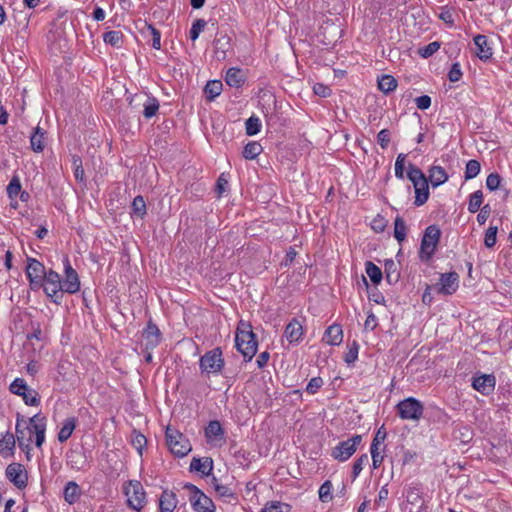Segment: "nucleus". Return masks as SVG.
Instances as JSON below:
<instances>
[{
    "mask_svg": "<svg viewBox=\"0 0 512 512\" xmlns=\"http://www.w3.org/2000/svg\"><path fill=\"white\" fill-rule=\"evenodd\" d=\"M369 457L367 454H362L359 458L356 459L352 466V480L354 481L361 471L363 470V467L368 464Z\"/></svg>",
    "mask_w": 512,
    "mask_h": 512,
    "instance_id": "obj_46",
    "label": "nucleus"
},
{
    "mask_svg": "<svg viewBox=\"0 0 512 512\" xmlns=\"http://www.w3.org/2000/svg\"><path fill=\"white\" fill-rule=\"evenodd\" d=\"M65 279L62 280L65 293L75 294L80 290V280L75 269L72 268L69 258L63 260Z\"/></svg>",
    "mask_w": 512,
    "mask_h": 512,
    "instance_id": "obj_12",
    "label": "nucleus"
},
{
    "mask_svg": "<svg viewBox=\"0 0 512 512\" xmlns=\"http://www.w3.org/2000/svg\"><path fill=\"white\" fill-rule=\"evenodd\" d=\"M165 436L166 444L175 456L184 457L191 451L189 439L178 430L167 427Z\"/></svg>",
    "mask_w": 512,
    "mask_h": 512,
    "instance_id": "obj_4",
    "label": "nucleus"
},
{
    "mask_svg": "<svg viewBox=\"0 0 512 512\" xmlns=\"http://www.w3.org/2000/svg\"><path fill=\"white\" fill-rule=\"evenodd\" d=\"M26 405L38 406L40 404L39 393L32 388H28L26 393L21 396Z\"/></svg>",
    "mask_w": 512,
    "mask_h": 512,
    "instance_id": "obj_47",
    "label": "nucleus"
},
{
    "mask_svg": "<svg viewBox=\"0 0 512 512\" xmlns=\"http://www.w3.org/2000/svg\"><path fill=\"white\" fill-rule=\"evenodd\" d=\"M103 40L106 44L113 47H120L123 43V33L118 30H111L103 34Z\"/></svg>",
    "mask_w": 512,
    "mask_h": 512,
    "instance_id": "obj_35",
    "label": "nucleus"
},
{
    "mask_svg": "<svg viewBox=\"0 0 512 512\" xmlns=\"http://www.w3.org/2000/svg\"><path fill=\"white\" fill-rule=\"evenodd\" d=\"M440 48V44L438 42H431L428 45L424 46L420 49V54L424 58H428L436 53Z\"/></svg>",
    "mask_w": 512,
    "mask_h": 512,
    "instance_id": "obj_60",
    "label": "nucleus"
},
{
    "mask_svg": "<svg viewBox=\"0 0 512 512\" xmlns=\"http://www.w3.org/2000/svg\"><path fill=\"white\" fill-rule=\"evenodd\" d=\"M176 494L170 490H164L159 498L160 512H173L177 507Z\"/></svg>",
    "mask_w": 512,
    "mask_h": 512,
    "instance_id": "obj_20",
    "label": "nucleus"
},
{
    "mask_svg": "<svg viewBox=\"0 0 512 512\" xmlns=\"http://www.w3.org/2000/svg\"><path fill=\"white\" fill-rule=\"evenodd\" d=\"M459 286V275L456 272L441 274L440 286L437 292L444 295H451L456 292Z\"/></svg>",
    "mask_w": 512,
    "mask_h": 512,
    "instance_id": "obj_16",
    "label": "nucleus"
},
{
    "mask_svg": "<svg viewBox=\"0 0 512 512\" xmlns=\"http://www.w3.org/2000/svg\"><path fill=\"white\" fill-rule=\"evenodd\" d=\"M358 352L359 344L356 341H353L352 344L349 346L348 352L345 354V362L347 364L354 363L358 358Z\"/></svg>",
    "mask_w": 512,
    "mask_h": 512,
    "instance_id": "obj_53",
    "label": "nucleus"
},
{
    "mask_svg": "<svg viewBox=\"0 0 512 512\" xmlns=\"http://www.w3.org/2000/svg\"><path fill=\"white\" fill-rule=\"evenodd\" d=\"M225 365L222 351L219 347L206 352L200 357L199 366L203 373L219 374Z\"/></svg>",
    "mask_w": 512,
    "mask_h": 512,
    "instance_id": "obj_7",
    "label": "nucleus"
},
{
    "mask_svg": "<svg viewBox=\"0 0 512 512\" xmlns=\"http://www.w3.org/2000/svg\"><path fill=\"white\" fill-rule=\"evenodd\" d=\"M205 26L206 21L204 19L195 20L189 32L190 39L195 41L199 37L200 33L204 30Z\"/></svg>",
    "mask_w": 512,
    "mask_h": 512,
    "instance_id": "obj_48",
    "label": "nucleus"
},
{
    "mask_svg": "<svg viewBox=\"0 0 512 512\" xmlns=\"http://www.w3.org/2000/svg\"><path fill=\"white\" fill-rule=\"evenodd\" d=\"M142 338L145 351H151L160 344L162 339L161 332L151 320L147 323L142 333Z\"/></svg>",
    "mask_w": 512,
    "mask_h": 512,
    "instance_id": "obj_14",
    "label": "nucleus"
},
{
    "mask_svg": "<svg viewBox=\"0 0 512 512\" xmlns=\"http://www.w3.org/2000/svg\"><path fill=\"white\" fill-rule=\"evenodd\" d=\"M261 126V121L257 116L249 117L245 122L246 134L248 136L256 135L260 132Z\"/></svg>",
    "mask_w": 512,
    "mask_h": 512,
    "instance_id": "obj_40",
    "label": "nucleus"
},
{
    "mask_svg": "<svg viewBox=\"0 0 512 512\" xmlns=\"http://www.w3.org/2000/svg\"><path fill=\"white\" fill-rule=\"evenodd\" d=\"M213 469V461L210 457L193 458L190 463V470L208 476Z\"/></svg>",
    "mask_w": 512,
    "mask_h": 512,
    "instance_id": "obj_23",
    "label": "nucleus"
},
{
    "mask_svg": "<svg viewBox=\"0 0 512 512\" xmlns=\"http://www.w3.org/2000/svg\"><path fill=\"white\" fill-rule=\"evenodd\" d=\"M396 411L402 420L419 421L423 417L424 405L414 397H407L398 402Z\"/></svg>",
    "mask_w": 512,
    "mask_h": 512,
    "instance_id": "obj_3",
    "label": "nucleus"
},
{
    "mask_svg": "<svg viewBox=\"0 0 512 512\" xmlns=\"http://www.w3.org/2000/svg\"><path fill=\"white\" fill-rule=\"evenodd\" d=\"M132 210L139 217L146 214V203L142 196H136L132 202Z\"/></svg>",
    "mask_w": 512,
    "mask_h": 512,
    "instance_id": "obj_50",
    "label": "nucleus"
},
{
    "mask_svg": "<svg viewBox=\"0 0 512 512\" xmlns=\"http://www.w3.org/2000/svg\"><path fill=\"white\" fill-rule=\"evenodd\" d=\"M501 183V178L497 173H491L486 178V187L491 190L495 191L499 188Z\"/></svg>",
    "mask_w": 512,
    "mask_h": 512,
    "instance_id": "obj_58",
    "label": "nucleus"
},
{
    "mask_svg": "<svg viewBox=\"0 0 512 512\" xmlns=\"http://www.w3.org/2000/svg\"><path fill=\"white\" fill-rule=\"evenodd\" d=\"M481 166L479 161L471 159L467 162L464 176L466 180L475 178L480 172Z\"/></svg>",
    "mask_w": 512,
    "mask_h": 512,
    "instance_id": "obj_41",
    "label": "nucleus"
},
{
    "mask_svg": "<svg viewBox=\"0 0 512 512\" xmlns=\"http://www.w3.org/2000/svg\"><path fill=\"white\" fill-rule=\"evenodd\" d=\"M495 383L494 375L483 374L473 378L472 387L483 395H489L494 390Z\"/></svg>",
    "mask_w": 512,
    "mask_h": 512,
    "instance_id": "obj_18",
    "label": "nucleus"
},
{
    "mask_svg": "<svg viewBox=\"0 0 512 512\" xmlns=\"http://www.w3.org/2000/svg\"><path fill=\"white\" fill-rule=\"evenodd\" d=\"M365 271L373 284L378 285L381 282V280L383 278L382 271L373 262H371V261L366 262Z\"/></svg>",
    "mask_w": 512,
    "mask_h": 512,
    "instance_id": "obj_33",
    "label": "nucleus"
},
{
    "mask_svg": "<svg viewBox=\"0 0 512 512\" xmlns=\"http://www.w3.org/2000/svg\"><path fill=\"white\" fill-rule=\"evenodd\" d=\"M225 82L230 87L239 88L244 84L245 77H244L241 69L236 68V67H231L226 72Z\"/></svg>",
    "mask_w": 512,
    "mask_h": 512,
    "instance_id": "obj_26",
    "label": "nucleus"
},
{
    "mask_svg": "<svg viewBox=\"0 0 512 512\" xmlns=\"http://www.w3.org/2000/svg\"><path fill=\"white\" fill-rule=\"evenodd\" d=\"M387 437V432L384 428V425H382L376 432L375 437L371 443L372 449H379L380 445L385 441Z\"/></svg>",
    "mask_w": 512,
    "mask_h": 512,
    "instance_id": "obj_54",
    "label": "nucleus"
},
{
    "mask_svg": "<svg viewBox=\"0 0 512 512\" xmlns=\"http://www.w3.org/2000/svg\"><path fill=\"white\" fill-rule=\"evenodd\" d=\"M322 385L323 380L321 377H313L306 386V392L313 395L322 387Z\"/></svg>",
    "mask_w": 512,
    "mask_h": 512,
    "instance_id": "obj_59",
    "label": "nucleus"
},
{
    "mask_svg": "<svg viewBox=\"0 0 512 512\" xmlns=\"http://www.w3.org/2000/svg\"><path fill=\"white\" fill-rule=\"evenodd\" d=\"M462 71L459 63H454L448 73V78L451 82H457L462 77Z\"/></svg>",
    "mask_w": 512,
    "mask_h": 512,
    "instance_id": "obj_63",
    "label": "nucleus"
},
{
    "mask_svg": "<svg viewBox=\"0 0 512 512\" xmlns=\"http://www.w3.org/2000/svg\"><path fill=\"white\" fill-rule=\"evenodd\" d=\"M46 131L39 126L35 127L30 136V145L33 151L42 152L45 147Z\"/></svg>",
    "mask_w": 512,
    "mask_h": 512,
    "instance_id": "obj_27",
    "label": "nucleus"
},
{
    "mask_svg": "<svg viewBox=\"0 0 512 512\" xmlns=\"http://www.w3.org/2000/svg\"><path fill=\"white\" fill-rule=\"evenodd\" d=\"M72 167L74 171V177L77 181L82 182L85 178L84 169L82 166V159L78 155L72 156Z\"/></svg>",
    "mask_w": 512,
    "mask_h": 512,
    "instance_id": "obj_42",
    "label": "nucleus"
},
{
    "mask_svg": "<svg viewBox=\"0 0 512 512\" xmlns=\"http://www.w3.org/2000/svg\"><path fill=\"white\" fill-rule=\"evenodd\" d=\"M428 172L429 177L427 179L433 187H438L448 180V175L445 169L441 166L433 165Z\"/></svg>",
    "mask_w": 512,
    "mask_h": 512,
    "instance_id": "obj_25",
    "label": "nucleus"
},
{
    "mask_svg": "<svg viewBox=\"0 0 512 512\" xmlns=\"http://www.w3.org/2000/svg\"><path fill=\"white\" fill-rule=\"evenodd\" d=\"M416 107L420 110H427L431 106V97L422 95L415 98Z\"/></svg>",
    "mask_w": 512,
    "mask_h": 512,
    "instance_id": "obj_64",
    "label": "nucleus"
},
{
    "mask_svg": "<svg viewBox=\"0 0 512 512\" xmlns=\"http://www.w3.org/2000/svg\"><path fill=\"white\" fill-rule=\"evenodd\" d=\"M285 337L290 343H298L303 335V328L300 322L292 319L286 326L284 331Z\"/></svg>",
    "mask_w": 512,
    "mask_h": 512,
    "instance_id": "obj_21",
    "label": "nucleus"
},
{
    "mask_svg": "<svg viewBox=\"0 0 512 512\" xmlns=\"http://www.w3.org/2000/svg\"><path fill=\"white\" fill-rule=\"evenodd\" d=\"M15 447V437L11 433H6L5 435H0V450L8 449L12 450Z\"/></svg>",
    "mask_w": 512,
    "mask_h": 512,
    "instance_id": "obj_52",
    "label": "nucleus"
},
{
    "mask_svg": "<svg viewBox=\"0 0 512 512\" xmlns=\"http://www.w3.org/2000/svg\"><path fill=\"white\" fill-rule=\"evenodd\" d=\"M215 492L217 493V495L225 499L235 498L234 490L229 485L226 484L217 485Z\"/></svg>",
    "mask_w": 512,
    "mask_h": 512,
    "instance_id": "obj_57",
    "label": "nucleus"
},
{
    "mask_svg": "<svg viewBox=\"0 0 512 512\" xmlns=\"http://www.w3.org/2000/svg\"><path fill=\"white\" fill-rule=\"evenodd\" d=\"M406 231L407 227L405 221L400 216H397L394 221V237L399 243L405 240Z\"/></svg>",
    "mask_w": 512,
    "mask_h": 512,
    "instance_id": "obj_37",
    "label": "nucleus"
},
{
    "mask_svg": "<svg viewBox=\"0 0 512 512\" xmlns=\"http://www.w3.org/2000/svg\"><path fill=\"white\" fill-rule=\"evenodd\" d=\"M440 236L441 231L436 225H430L425 229L420 246L421 259L429 260L433 256L439 243Z\"/></svg>",
    "mask_w": 512,
    "mask_h": 512,
    "instance_id": "obj_8",
    "label": "nucleus"
},
{
    "mask_svg": "<svg viewBox=\"0 0 512 512\" xmlns=\"http://www.w3.org/2000/svg\"><path fill=\"white\" fill-rule=\"evenodd\" d=\"M406 155L403 153H400L397 156L396 162H395V176L399 179L404 178V165H405Z\"/></svg>",
    "mask_w": 512,
    "mask_h": 512,
    "instance_id": "obj_55",
    "label": "nucleus"
},
{
    "mask_svg": "<svg viewBox=\"0 0 512 512\" xmlns=\"http://www.w3.org/2000/svg\"><path fill=\"white\" fill-rule=\"evenodd\" d=\"M124 494L130 508L140 511L146 504V493L143 485L137 480H130L124 485Z\"/></svg>",
    "mask_w": 512,
    "mask_h": 512,
    "instance_id": "obj_6",
    "label": "nucleus"
},
{
    "mask_svg": "<svg viewBox=\"0 0 512 512\" xmlns=\"http://www.w3.org/2000/svg\"><path fill=\"white\" fill-rule=\"evenodd\" d=\"M82 494L80 486L74 482L69 481L64 488V499L69 504L76 503Z\"/></svg>",
    "mask_w": 512,
    "mask_h": 512,
    "instance_id": "obj_28",
    "label": "nucleus"
},
{
    "mask_svg": "<svg viewBox=\"0 0 512 512\" xmlns=\"http://www.w3.org/2000/svg\"><path fill=\"white\" fill-rule=\"evenodd\" d=\"M323 340L329 345H339L343 340V331L340 325L329 326L324 334Z\"/></svg>",
    "mask_w": 512,
    "mask_h": 512,
    "instance_id": "obj_24",
    "label": "nucleus"
},
{
    "mask_svg": "<svg viewBox=\"0 0 512 512\" xmlns=\"http://www.w3.org/2000/svg\"><path fill=\"white\" fill-rule=\"evenodd\" d=\"M362 442L361 435H354L353 437L339 442L332 450V457L338 461L344 462L348 460L357 450Z\"/></svg>",
    "mask_w": 512,
    "mask_h": 512,
    "instance_id": "obj_10",
    "label": "nucleus"
},
{
    "mask_svg": "<svg viewBox=\"0 0 512 512\" xmlns=\"http://www.w3.org/2000/svg\"><path fill=\"white\" fill-rule=\"evenodd\" d=\"M284 509L288 511V505L282 504L280 502H271L266 504L261 512H285Z\"/></svg>",
    "mask_w": 512,
    "mask_h": 512,
    "instance_id": "obj_61",
    "label": "nucleus"
},
{
    "mask_svg": "<svg viewBox=\"0 0 512 512\" xmlns=\"http://www.w3.org/2000/svg\"><path fill=\"white\" fill-rule=\"evenodd\" d=\"M483 203V193L481 190H477L470 194L468 202V211L470 213H476Z\"/></svg>",
    "mask_w": 512,
    "mask_h": 512,
    "instance_id": "obj_38",
    "label": "nucleus"
},
{
    "mask_svg": "<svg viewBox=\"0 0 512 512\" xmlns=\"http://www.w3.org/2000/svg\"><path fill=\"white\" fill-rule=\"evenodd\" d=\"M391 140V133L388 129H382L377 134V142L382 149H386Z\"/></svg>",
    "mask_w": 512,
    "mask_h": 512,
    "instance_id": "obj_56",
    "label": "nucleus"
},
{
    "mask_svg": "<svg viewBox=\"0 0 512 512\" xmlns=\"http://www.w3.org/2000/svg\"><path fill=\"white\" fill-rule=\"evenodd\" d=\"M21 191L22 186L20 178L17 175H14L6 188L7 196L9 199H11V201H14Z\"/></svg>",
    "mask_w": 512,
    "mask_h": 512,
    "instance_id": "obj_36",
    "label": "nucleus"
},
{
    "mask_svg": "<svg viewBox=\"0 0 512 512\" xmlns=\"http://www.w3.org/2000/svg\"><path fill=\"white\" fill-rule=\"evenodd\" d=\"M235 346L245 361H251L257 353L258 341L250 322L239 321L235 333Z\"/></svg>",
    "mask_w": 512,
    "mask_h": 512,
    "instance_id": "obj_1",
    "label": "nucleus"
},
{
    "mask_svg": "<svg viewBox=\"0 0 512 512\" xmlns=\"http://www.w3.org/2000/svg\"><path fill=\"white\" fill-rule=\"evenodd\" d=\"M14 437H15V441L16 440L18 441V444H19V446L21 448H28L29 447V442L26 440L25 429H21V424H20L19 418L17 419L16 435Z\"/></svg>",
    "mask_w": 512,
    "mask_h": 512,
    "instance_id": "obj_51",
    "label": "nucleus"
},
{
    "mask_svg": "<svg viewBox=\"0 0 512 512\" xmlns=\"http://www.w3.org/2000/svg\"><path fill=\"white\" fill-rule=\"evenodd\" d=\"M46 428V420L45 417H42L40 414H36L29 419V424L26 427L29 433L28 442L31 441V435L37 434L38 429Z\"/></svg>",
    "mask_w": 512,
    "mask_h": 512,
    "instance_id": "obj_32",
    "label": "nucleus"
},
{
    "mask_svg": "<svg viewBox=\"0 0 512 512\" xmlns=\"http://www.w3.org/2000/svg\"><path fill=\"white\" fill-rule=\"evenodd\" d=\"M397 87V81L392 75H383L378 80V88L383 93L388 94L392 91H394Z\"/></svg>",
    "mask_w": 512,
    "mask_h": 512,
    "instance_id": "obj_34",
    "label": "nucleus"
},
{
    "mask_svg": "<svg viewBox=\"0 0 512 512\" xmlns=\"http://www.w3.org/2000/svg\"><path fill=\"white\" fill-rule=\"evenodd\" d=\"M189 491V501L196 512H213L215 509L213 501L192 484L185 485Z\"/></svg>",
    "mask_w": 512,
    "mask_h": 512,
    "instance_id": "obj_9",
    "label": "nucleus"
},
{
    "mask_svg": "<svg viewBox=\"0 0 512 512\" xmlns=\"http://www.w3.org/2000/svg\"><path fill=\"white\" fill-rule=\"evenodd\" d=\"M476 46V55L482 61H487L493 56L492 43L486 35L478 34L473 38Z\"/></svg>",
    "mask_w": 512,
    "mask_h": 512,
    "instance_id": "obj_17",
    "label": "nucleus"
},
{
    "mask_svg": "<svg viewBox=\"0 0 512 512\" xmlns=\"http://www.w3.org/2000/svg\"><path fill=\"white\" fill-rule=\"evenodd\" d=\"M134 102L143 105V115L147 119L154 117L160 107L159 101L155 97L148 94H135L131 98L129 104L133 106Z\"/></svg>",
    "mask_w": 512,
    "mask_h": 512,
    "instance_id": "obj_13",
    "label": "nucleus"
},
{
    "mask_svg": "<svg viewBox=\"0 0 512 512\" xmlns=\"http://www.w3.org/2000/svg\"><path fill=\"white\" fill-rule=\"evenodd\" d=\"M44 293L55 304L60 305L63 300L64 288L60 275L49 269L44 282Z\"/></svg>",
    "mask_w": 512,
    "mask_h": 512,
    "instance_id": "obj_5",
    "label": "nucleus"
},
{
    "mask_svg": "<svg viewBox=\"0 0 512 512\" xmlns=\"http://www.w3.org/2000/svg\"><path fill=\"white\" fill-rule=\"evenodd\" d=\"M408 179L413 183L415 189V201L416 206H422L429 198V186L428 179L420 168L414 164L408 166Z\"/></svg>",
    "mask_w": 512,
    "mask_h": 512,
    "instance_id": "obj_2",
    "label": "nucleus"
},
{
    "mask_svg": "<svg viewBox=\"0 0 512 512\" xmlns=\"http://www.w3.org/2000/svg\"><path fill=\"white\" fill-rule=\"evenodd\" d=\"M148 30L152 35V47L156 50L161 49V33L154 26L148 25Z\"/></svg>",
    "mask_w": 512,
    "mask_h": 512,
    "instance_id": "obj_62",
    "label": "nucleus"
},
{
    "mask_svg": "<svg viewBox=\"0 0 512 512\" xmlns=\"http://www.w3.org/2000/svg\"><path fill=\"white\" fill-rule=\"evenodd\" d=\"M205 438L209 444L221 446L225 443V432L218 420H212L205 428Z\"/></svg>",
    "mask_w": 512,
    "mask_h": 512,
    "instance_id": "obj_15",
    "label": "nucleus"
},
{
    "mask_svg": "<svg viewBox=\"0 0 512 512\" xmlns=\"http://www.w3.org/2000/svg\"><path fill=\"white\" fill-rule=\"evenodd\" d=\"M497 226H490L485 233L484 244L487 248H492L496 244L497 240Z\"/></svg>",
    "mask_w": 512,
    "mask_h": 512,
    "instance_id": "obj_49",
    "label": "nucleus"
},
{
    "mask_svg": "<svg viewBox=\"0 0 512 512\" xmlns=\"http://www.w3.org/2000/svg\"><path fill=\"white\" fill-rule=\"evenodd\" d=\"M332 488H333V485H332L331 481H329V480H326L320 486L318 494H319V499L322 502L327 503V502L332 500V498H333V496H332Z\"/></svg>",
    "mask_w": 512,
    "mask_h": 512,
    "instance_id": "obj_44",
    "label": "nucleus"
},
{
    "mask_svg": "<svg viewBox=\"0 0 512 512\" xmlns=\"http://www.w3.org/2000/svg\"><path fill=\"white\" fill-rule=\"evenodd\" d=\"M386 280L389 284H395L399 281L400 272L398 265L392 259H386L384 263Z\"/></svg>",
    "mask_w": 512,
    "mask_h": 512,
    "instance_id": "obj_29",
    "label": "nucleus"
},
{
    "mask_svg": "<svg viewBox=\"0 0 512 512\" xmlns=\"http://www.w3.org/2000/svg\"><path fill=\"white\" fill-rule=\"evenodd\" d=\"M223 84L220 80H210L204 87V93L209 101L214 100L222 92Z\"/></svg>",
    "mask_w": 512,
    "mask_h": 512,
    "instance_id": "obj_31",
    "label": "nucleus"
},
{
    "mask_svg": "<svg viewBox=\"0 0 512 512\" xmlns=\"http://www.w3.org/2000/svg\"><path fill=\"white\" fill-rule=\"evenodd\" d=\"M25 272L27 277L45 278L48 271L44 264L37 259L28 258Z\"/></svg>",
    "mask_w": 512,
    "mask_h": 512,
    "instance_id": "obj_22",
    "label": "nucleus"
},
{
    "mask_svg": "<svg viewBox=\"0 0 512 512\" xmlns=\"http://www.w3.org/2000/svg\"><path fill=\"white\" fill-rule=\"evenodd\" d=\"M77 420L75 417H70L65 419L63 426L61 427L59 433H58V440L59 442L63 443L67 441L70 436L72 435L75 427H76Z\"/></svg>",
    "mask_w": 512,
    "mask_h": 512,
    "instance_id": "obj_30",
    "label": "nucleus"
},
{
    "mask_svg": "<svg viewBox=\"0 0 512 512\" xmlns=\"http://www.w3.org/2000/svg\"><path fill=\"white\" fill-rule=\"evenodd\" d=\"M213 45L215 47L217 59L224 60L226 58V52L231 47V38L222 32H218L215 40L213 41Z\"/></svg>",
    "mask_w": 512,
    "mask_h": 512,
    "instance_id": "obj_19",
    "label": "nucleus"
},
{
    "mask_svg": "<svg viewBox=\"0 0 512 512\" xmlns=\"http://www.w3.org/2000/svg\"><path fill=\"white\" fill-rule=\"evenodd\" d=\"M262 150V146L258 142H249L244 147L243 157L248 160H253L262 152Z\"/></svg>",
    "mask_w": 512,
    "mask_h": 512,
    "instance_id": "obj_39",
    "label": "nucleus"
},
{
    "mask_svg": "<svg viewBox=\"0 0 512 512\" xmlns=\"http://www.w3.org/2000/svg\"><path fill=\"white\" fill-rule=\"evenodd\" d=\"M28 388L29 387L24 379L16 378L10 384L9 390L11 393H13L15 395L22 396L24 393H26Z\"/></svg>",
    "mask_w": 512,
    "mask_h": 512,
    "instance_id": "obj_45",
    "label": "nucleus"
},
{
    "mask_svg": "<svg viewBox=\"0 0 512 512\" xmlns=\"http://www.w3.org/2000/svg\"><path fill=\"white\" fill-rule=\"evenodd\" d=\"M131 444L137 450L139 455H142V451L147 444V439L143 434L134 430L132 433Z\"/></svg>",
    "mask_w": 512,
    "mask_h": 512,
    "instance_id": "obj_43",
    "label": "nucleus"
},
{
    "mask_svg": "<svg viewBox=\"0 0 512 512\" xmlns=\"http://www.w3.org/2000/svg\"><path fill=\"white\" fill-rule=\"evenodd\" d=\"M7 479L18 489H24L28 484V473L21 463H11L6 467Z\"/></svg>",
    "mask_w": 512,
    "mask_h": 512,
    "instance_id": "obj_11",
    "label": "nucleus"
}]
</instances>
